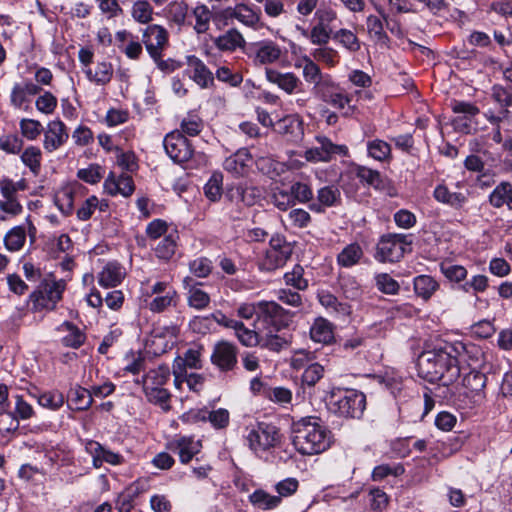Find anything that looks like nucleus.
Masks as SVG:
<instances>
[{"label":"nucleus","mask_w":512,"mask_h":512,"mask_svg":"<svg viewBox=\"0 0 512 512\" xmlns=\"http://www.w3.org/2000/svg\"><path fill=\"white\" fill-rule=\"evenodd\" d=\"M416 366L422 379L431 383L441 382L436 393H439L440 388L454 384L461 374L458 359L443 348L423 351L417 359Z\"/></svg>","instance_id":"f257e3e1"},{"label":"nucleus","mask_w":512,"mask_h":512,"mask_svg":"<svg viewBox=\"0 0 512 512\" xmlns=\"http://www.w3.org/2000/svg\"><path fill=\"white\" fill-rule=\"evenodd\" d=\"M291 441L301 455L313 456L330 448L332 433L318 418L302 417L292 423Z\"/></svg>","instance_id":"f03ea898"},{"label":"nucleus","mask_w":512,"mask_h":512,"mask_svg":"<svg viewBox=\"0 0 512 512\" xmlns=\"http://www.w3.org/2000/svg\"><path fill=\"white\" fill-rule=\"evenodd\" d=\"M163 146L168 157L185 169H197L206 166L208 157L203 152H196L191 142L179 131L166 134Z\"/></svg>","instance_id":"7ed1b4c3"},{"label":"nucleus","mask_w":512,"mask_h":512,"mask_svg":"<svg viewBox=\"0 0 512 512\" xmlns=\"http://www.w3.org/2000/svg\"><path fill=\"white\" fill-rule=\"evenodd\" d=\"M328 407L338 416L360 419L366 409V396L356 389L335 387L330 391Z\"/></svg>","instance_id":"20e7f679"},{"label":"nucleus","mask_w":512,"mask_h":512,"mask_svg":"<svg viewBox=\"0 0 512 512\" xmlns=\"http://www.w3.org/2000/svg\"><path fill=\"white\" fill-rule=\"evenodd\" d=\"M481 142L479 152L491 165L497 166L501 162L512 161V136L508 132L502 133L500 126L493 127L491 131L484 134Z\"/></svg>","instance_id":"39448f33"},{"label":"nucleus","mask_w":512,"mask_h":512,"mask_svg":"<svg viewBox=\"0 0 512 512\" xmlns=\"http://www.w3.org/2000/svg\"><path fill=\"white\" fill-rule=\"evenodd\" d=\"M65 290L66 281L64 279L56 280L51 277L42 279L37 288L29 296L32 310L34 312L54 310L57 303L62 299Z\"/></svg>","instance_id":"423d86ee"},{"label":"nucleus","mask_w":512,"mask_h":512,"mask_svg":"<svg viewBox=\"0 0 512 512\" xmlns=\"http://www.w3.org/2000/svg\"><path fill=\"white\" fill-rule=\"evenodd\" d=\"M436 396L462 413H471L482 407L486 401V393H475L455 383L446 388H440Z\"/></svg>","instance_id":"0eeeda50"},{"label":"nucleus","mask_w":512,"mask_h":512,"mask_svg":"<svg viewBox=\"0 0 512 512\" xmlns=\"http://www.w3.org/2000/svg\"><path fill=\"white\" fill-rule=\"evenodd\" d=\"M293 248L283 235L275 234L270 238L269 247L258 263L261 271H275L283 267L291 257Z\"/></svg>","instance_id":"6e6552de"},{"label":"nucleus","mask_w":512,"mask_h":512,"mask_svg":"<svg viewBox=\"0 0 512 512\" xmlns=\"http://www.w3.org/2000/svg\"><path fill=\"white\" fill-rule=\"evenodd\" d=\"M249 448L257 455L274 448L281 440L279 429L272 423L258 422L247 437Z\"/></svg>","instance_id":"1a4fd4ad"},{"label":"nucleus","mask_w":512,"mask_h":512,"mask_svg":"<svg viewBox=\"0 0 512 512\" xmlns=\"http://www.w3.org/2000/svg\"><path fill=\"white\" fill-rule=\"evenodd\" d=\"M411 244L412 240L406 234L392 233L383 235L377 244L375 257L380 262H398Z\"/></svg>","instance_id":"9d476101"},{"label":"nucleus","mask_w":512,"mask_h":512,"mask_svg":"<svg viewBox=\"0 0 512 512\" xmlns=\"http://www.w3.org/2000/svg\"><path fill=\"white\" fill-rule=\"evenodd\" d=\"M294 314L274 301L259 302V321L276 332L287 328Z\"/></svg>","instance_id":"9b49d317"},{"label":"nucleus","mask_w":512,"mask_h":512,"mask_svg":"<svg viewBox=\"0 0 512 512\" xmlns=\"http://www.w3.org/2000/svg\"><path fill=\"white\" fill-rule=\"evenodd\" d=\"M318 146L307 149L304 158L308 162H330L336 155L348 156L349 150L346 145L334 144L325 136H317Z\"/></svg>","instance_id":"f8f14e48"},{"label":"nucleus","mask_w":512,"mask_h":512,"mask_svg":"<svg viewBox=\"0 0 512 512\" xmlns=\"http://www.w3.org/2000/svg\"><path fill=\"white\" fill-rule=\"evenodd\" d=\"M237 355L238 347L222 340L214 345L210 360L221 372H230L237 366Z\"/></svg>","instance_id":"ddd939ff"},{"label":"nucleus","mask_w":512,"mask_h":512,"mask_svg":"<svg viewBox=\"0 0 512 512\" xmlns=\"http://www.w3.org/2000/svg\"><path fill=\"white\" fill-rule=\"evenodd\" d=\"M342 204L340 188L335 184L325 185L317 190L316 199L308 204L310 211L323 214L329 208H335Z\"/></svg>","instance_id":"4468645a"},{"label":"nucleus","mask_w":512,"mask_h":512,"mask_svg":"<svg viewBox=\"0 0 512 512\" xmlns=\"http://www.w3.org/2000/svg\"><path fill=\"white\" fill-rule=\"evenodd\" d=\"M186 69L184 73L201 89L214 85V76L205 63L195 55L186 56Z\"/></svg>","instance_id":"2eb2a0df"},{"label":"nucleus","mask_w":512,"mask_h":512,"mask_svg":"<svg viewBox=\"0 0 512 512\" xmlns=\"http://www.w3.org/2000/svg\"><path fill=\"white\" fill-rule=\"evenodd\" d=\"M85 451L92 457V465L94 468L99 469L103 463L111 465H120L124 462L121 454L113 452L95 440H85Z\"/></svg>","instance_id":"dca6fc26"},{"label":"nucleus","mask_w":512,"mask_h":512,"mask_svg":"<svg viewBox=\"0 0 512 512\" xmlns=\"http://www.w3.org/2000/svg\"><path fill=\"white\" fill-rule=\"evenodd\" d=\"M168 447L172 452L178 454L182 464H187L201 451L202 443L192 436H179L170 441Z\"/></svg>","instance_id":"f3484780"},{"label":"nucleus","mask_w":512,"mask_h":512,"mask_svg":"<svg viewBox=\"0 0 512 512\" xmlns=\"http://www.w3.org/2000/svg\"><path fill=\"white\" fill-rule=\"evenodd\" d=\"M69 138L66 125L61 120L50 121L44 131V149L53 152L64 145Z\"/></svg>","instance_id":"a211bd4d"},{"label":"nucleus","mask_w":512,"mask_h":512,"mask_svg":"<svg viewBox=\"0 0 512 512\" xmlns=\"http://www.w3.org/2000/svg\"><path fill=\"white\" fill-rule=\"evenodd\" d=\"M104 190L111 196L120 194L127 198L133 194L135 185L130 175L122 173L117 177L113 172H110L104 181Z\"/></svg>","instance_id":"6ab92c4d"},{"label":"nucleus","mask_w":512,"mask_h":512,"mask_svg":"<svg viewBox=\"0 0 512 512\" xmlns=\"http://www.w3.org/2000/svg\"><path fill=\"white\" fill-rule=\"evenodd\" d=\"M251 164L252 156L250 152L242 148L224 160L223 168L234 177H242L248 173Z\"/></svg>","instance_id":"aec40b11"},{"label":"nucleus","mask_w":512,"mask_h":512,"mask_svg":"<svg viewBox=\"0 0 512 512\" xmlns=\"http://www.w3.org/2000/svg\"><path fill=\"white\" fill-rule=\"evenodd\" d=\"M265 75L270 83L277 85L287 94L299 91L302 86L301 80L292 72L281 73L275 69L266 68Z\"/></svg>","instance_id":"412c9836"},{"label":"nucleus","mask_w":512,"mask_h":512,"mask_svg":"<svg viewBox=\"0 0 512 512\" xmlns=\"http://www.w3.org/2000/svg\"><path fill=\"white\" fill-rule=\"evenodd\" d=\"M200 285L193 277L186 276L183 279V287L187 290L188 306L196 310H203L210 304L208 293L198 287Z\"/></svg>","instance_id":"4be33fe9"},{"label":"nucleus","mask_w":512,"mask_h":512,"mask_svg":"<svg viewBox=\"0 0 512 512\" xmlns=\"http://www.w3.org/2000/svg\"><path fill=\"white\" fill-rule=\"evenodd\" d=\"M195 421H209L215 429H225L230 422L229 411L225 408H218L216 410L200 409L188 414Z\"/></svg>","instance_id":"5701e85b"},{"label":"nucleus","mask_w":512,"mask_h":512,"mask_svg":"<svg viewBox=\"0 0 512 512\" xmlns=\"http://www.w3.org/2000/svg\"><path fill=\"white\" fill-rule=\"evenodd\" d=\"M433 197L437 202L448 205L456 210L462 209L468 202V193L452 192L443 184L435 187Z\"/></svg>","instance_id":"b1692460"},{"label":"nucleus","mask_w":512,"mask_h":512,"mask_svg":"<svg viewBox=\"0 0 512 512\" xmlns=\"http://www.w3.org/2000/svg\"><path fill=\"white\" fill-rule=\"evenodd\" d=\"M41 90V87L32 81L15 83L10 93V104L16 109H21L30 96L39 94Z\"/></svg>","instance_id":"393cba45"},{"label":"nucleus","mask_w":512,"mask_h":512,"mask_svg":"<svg viewBox=\"0 0 512 512\" xmlns=\"http://www.w3.org/2000/svg\"><path fill=\"white\" fill-rule=\"evenodd\" d=\"M123 267L117 262L107 263L98 275V283L104 288L118 286L124 279Z\"/></svg>","instance_id":"a878e982"},{"label":"nucleus","mask_w":512,"mask_h":512,"mask_svg":"<svg viewBox=\"0 0 512 512\" xmlns=\"http://www.w3.org/2000/svg\"><path fill=\"white\" fill-rule=\"evenodd\" d=\"M212 18L213 11L205 4L198 3L190 10L189 26H192L195 32H207Z\"/></svg>","instance_id":"bb28decb"},{"label":"nucleus","mask_w":512,"mask_h":512,"mask_svg":"<svg viewBox=\"0 0 512 512\" xmlns=\"http://www.w3.org/2000/svg\"><path fill=\"white\" fill-rule=\"evenodd\" d=\"M489 203L492 207L500 209L504 206L512 211V183L500 182L489 194Z\"/></svg>","instance_id":"cd10ccee"},{"label":"nucleus","mask_w":512,"mask_h":512,"mask_svg":"<svg viewBox=\"0 0 512 512\" xmlns=\"http://www.w3.org/2000/svg\"><path fill=\"white\" fill-rule=\"evenodd\" d=\"M170 369L167 365H159L154 369H150L141 380L136 383H142L144 387L164 388V385L170 380Z\"/></svg>","instance_id":"c85d7f7f"},{"label":"nucleus","mask_w":512,"mask_h":512,"mask_svg":"<svg viewBox=\"0 0 512 512\" xmlns=\"http://www.w3.org/2000/svg\"><path fill=\"white\" fill-rule=\"evenodd\" d=\"M310 337L314 342L330 344L334 340L332 323L322 317L316 318L310 327Z\"/></svg>","instance_id":"c756f323"},{"label":"nucleus","mask_w":512,"mask_h":512,"mask_svg":"<svg viewBox=\"0 0 512 512\" xmlns=\"http://www.w3.org/2000/svg\"><path fill=\"white\" fill-rule=\"evenodd\" d=\"M180 296L177 290L171 291L169 294H162L154 296L150 299H144L147 308L152 313H162L170 307H176L178 305Z\"/></svg>","instance_id":"7c9ffc66"},{"label":"nucleus","mask_w":512,"mask_h":512,"mask_svg":"<svg viewBox=\"0 0 512 512\" xmlns=\"http://www.w3.org/2000/svg\"><path fill=\"white\" fill-rule=\"evenodd\" d=\"M142 42L155 62L162 58V51L168 46V34H143Z\"/></svg>","instance_id":"2f4dec72"},{"label":"nucleus","mask_w":512,"mask_h":512,"mask_svg":"<svg viewBox=\"0 0 512 512\" xmlns=\"http://www.w3.org/2000/svg\"><path fill=\"white\" fill-rule=\"evenodd\" d=\"M252 506L259 510H273L281 505L280 496L271 495L263 489H256L248 497Z\"/></svg>","instance_id":"473e14b6"},{"label":"nucleus","mask_w":512,"mask_h":512,"mask_svg":"<svg viewBox=\"0 0 512 512\" xmlns=\"http://www.w3.org/2000/svg\"><path fill=\"white\" fill-rule=\"evenodd\" d=\"M260 346L274 352H280L286 349L291 343V337L285 333L278 334V332L269 329L268 332L261 336Z\"/></svg>","instance_id":"72a5a7b5"},{"label":"nucleus","mask_w":512,"mask_h":512,"mask_svg":"<svg viewBox=\"0 0 512 512\" xmlns=\"http://www.w3.org/2000/svg\"><path fill=\"white\" fill-rule=\"evenodd\" d=\"M413 288L418 297L427 301L439 289V283L430 275H418L413 280Z\"/></svg>","instance_id":"f704fd0d"},{"label":"nucleus","mask_w":512,"mask_h":512,"mask_svg":"<svg viewBox=\"0 0 512 512\" xmlns=\"http://www.w3.org/2000/svg\"><path fill=\"white\" fill-rule=\"evenodd\" d=\"M363 255V249L358 243H350L337 255V264L344 268L353 267L360 262Z\"/></svg>","instance_id":"c9c22d12"},{"label":"nucleus","mask_w":512,"mask_h":512,"mask_svg":"<svg viewBox=\"0 0 512 512\" xmlns=\"http://www.w3.org/2000/svg\"><path fill=\"white\" fill-rule=\"evenodd\" d=\"M295 66L297 68H302L304 80L307 83L312 84L313 87L318 85V83L328 76L327 74H322L320 67L308 57L301 59L295 64Z\"/></svg>","instance_id":"e433bc0d"},{"label":"nucleus","mask_w":512,"mask_h":512,"mask_svg":"<svg viewBox=\"0 0 512 512\" xmlns=\"http://www.w3.org/2000/svg\"><path fill=\"white\" fill-rule=\"evenodd\" d=\"M32 396L37 400L41 407L52 411L59 410L65 402L63 393L56 389L32 394Z\"/></svg>","instance_id":"4c0bfd02"},{"label":"nucleus","mask_w":512,"mask_h":512,"mask_svg":"<svg viewBox=\"0 0 512 512\" xmlns=\"http://www.w3.org/2000/svg\"><path fill=\"white\" fill-rule=\"evenodd\" d=\"M276 132L291 136V140L299 139L302 134V123L294 116H286L274 124Z\"/></svg>","instance_id":"58836bf2"},{"label":"nucleus","mask_w":512,"mask_h":512,"mask_svg":"<svg viewBox=\"0 0 512 512\" xmlns=\"http://www.w3.org/2000/svg\"><path fill=\"white\" fill-rule=\"evenodd\" d=\"M143 392L148 402L159 406L165 412L171 409L170 400L172 395L166 388L144 387Z\"/></svg>","instance_id":"ea45409f"},{"label":"nucleus","mask_w":512,"mask_h":512,"mask_svg":"<svg viewBox=\"0 0 512 512\" xmlns=\"http://www.w3.org/2000/svg\"><path fill=\"white\" fill-rule=\"evenodd\" d=\"M231 197L246 206H252L261 198V190L254 186L239 184L231 190Z\"/></svg>","instance_id":"a19ab883"},{"label":"nucleus","mask_w":512,"mask_h":512,"mask_svg":"<svg viewBox=\"0 0 512 512\" xmlns=\"http://www.w3.org/2000/svg\"><path fill=\"white\" fill-rule=\"evenodd\" d=\"M20 159L22 163L29 168L34 176H38L41 171L42 152L37 146H28L22 152Z\"/></svg>","instance_id":"79ce46f5"},{"label":"nucleus","mask_w":512,"mask_h":512,"mask_svg":"<svg viewBox=\"0 0 512 512\" xmlns=\"http://www.w3.org/2000/svg\"><path fill=\"white\" fill-rule=\"evenodd\" d=\"M447 12L449 16L446 18V21L453 23L457 29L469 30L475 22L474 12L468 13L456 7H449Z\"/></svg>","instance_id":"37998d69"},{"label":"nucleus","mask_w":512,"mask_h":512,"mask_svg":"<svg viewBox=\"0 0 512 512\" xmlns=\"http://www.w3.org/2000/svg\"><path fill=\"white\" fill-rule=\"evenodd\" d=\"M178 239L179 236L177 231H172L166 234L155 248L156 256L163 260L171 259L176 251Z\"/></svg>","instance_id":"c03bdc74"},{"label":"nucleus","mask_w":512,"mask_h":512,"mask_svg":"<svg viewBox=\"0 0 512 512\" xmlns=\"http://www.w3.org/2000/svg\"><path fill=\"white\" fill-rule=\"evenodd\" d=\"M355 175L360 182L372 186L375 189H382L384 187V180L378 170L358 165L355 168Z\"/></svg>","instance_id":"a18cd8bd"},{"label":"nucleus","mask_w":512,"mask_h":512,"mask_svg":"<svg viewBox=\"0 0 512 512\" xmlns=\"http://www.w3.org/2000/svg\"><path fill=\"white\" fill-rule=\"evenodd\" d=\"M232 11L234 12V21L237 20L249 28L258 29L260 15L253 9L241 4L237 5L235 8H232Z\"/></svg>","instance_id":"49530a36"},{"label":"nucleus","mask_w":512,"mask_h":512,"mask_svg":"<svg viewBox=\"0 0 512 512\" xmlns=\"http://www.w3.org/2000/svg\"><path fill=\"white\" fill-rule=\"evenodd\" d=\"M233 15L234 12L232 11V8L216 11L213 12L211 22L217 30H224V32H238L237 28L234 26Z\"/></svg>","instance_id":"de8ad7c7"},{"label":"nucleus","mask_w":512,"mask_h":512,"mask_svg":"<svg viewBox=\"0 0 512 512\" xmlns=\"http://www.w3.org/2000/svg\"><path fill=\"white\" fill-rule=\"evenodd\" d=\"M204 122L196 113H188L180 123V132L185 136L194 137L201 133Z\"/></svg>","instance_id":"09e8293b"},{"label":"nucleus","mask_w":512,"mask_h":512,"mask_svg":"<svg viewBox=\"0 0 512 512\" xmlns=\"http://www.w3.org/2000/svg\"><path fill=\"white\" fill-rule=\"evenodd\" d=\"M61 327L68 331V334L62 338L64 346L77 349L84 344L86 336L76 325L66 321Z\"/></svg>","instance_id":"8fccbe9b"},{"label":"nucleus","mask_w":512,"mask_h":512,"mask_svg":"<svg viewBox=\"0 0 512 512\" xmlns=\"http://www.w3.org/2000/svg\"><path fill=\"white\" fill-rule=\"evenodd\" d=\"M367 152L373 159L383 162L391 158V146L386 141L374 139L367 142Z\"/></svg>","instance_id":"3c124183"},{"label":"nucleus","mask_w":512,"mask_h":512,"mask_svg":"<svg viewBox=\"0 0 512 512\" xmlns=\"http://www.w3.org/2000/svg\"><path fill=\"white\" fill-rule=\"evenodd\" d=\"M352 96L347 94L341 87L332 94V97L326 102L334 108L343 111L344 116L352 115L354 107L351 106Z\"/></svg>","instance_id":"603ef678"},{"label":"nucleus","mask_w":512,"mask_h":512,"mask_svg":"<svg viewBox=\"0 0 512 512\" xmlns=\"http://www.w3.org/2000/svg\"><path fill=\"white\" fill-rule=\"evenodd\" d=\"M87 78L100 85H105L108 82H110L112 75H113V67L112 64L109 62H101L98 63L95 69V72L93 73L92 70L89 68L85 71Z\"/></svg>","instance_id":"864d4df0"},{"label":"nucleus","mask_w":512,"mask_h":512,"mask_svg":"<svg viewBox=\"0 0 512 512\" xmlns=\"http://www.w3.org/2000/svg\"><path fill=\"white\" fill-rule=\"evenodd\" d=\"M70 401L76 410L84 411L91 407L93 398L89 389L77 386L70 392Z\"/></svg>","instance_id":"5fc2aeb1"},{"label":"nucleus","mask_w":512,"mask_h":512,"mask_svg":"<svg viewBox=\"0 0 512 512\" xmlns=\"http://www.w3.org/2000/svg\"><path fill=\"white\" fill-rule=\"evenodd\" d=\"M26 231L22 226L13 227L4 237L5 247L12 252L19 251L25 243Z\"/></svg>","instance_id":"6e6d98bb"},{"label":"nucleus","mask_w":512,"mask_h":512,"mask_svg":"<svg viewBox=\"0 0 512 512\" xmlns=\"http://www.w3.org/2000/svg\"><path fill=\"white\" fill-rule=\"evenodd\" d=\"M486 382L487 377L484 373L473 370L464 376L461 386L475 393H486Z\"/></svg>","instance_id":"4d7b16f0"},{"label":"nucleus","mask_w":512,"mask_h":512,"mask_svg":"<svg viewBox=\"0 0 512 512\" xmlns=\"http://www.w3.org/2000/svg\"><path fill=\"white\" fill-rule=\"evenodd\" d=\"M223 175L221 172H213L204 186L205 196L212 202L218 201L222 196Z\"/></svg>","instance_id":"13d9d810"},{"label":"nucleus","mask_w":512,"mask_h":512,"mask_svg":"<svg viewBox=\"0 0 512 512\" xmlns=\"http://www.w3.org/2000/svg\"><path fill=\"white\" fill-rule=\"evenodd\" d=\"M234 332L235 336L243 346L254 347L260 344L261 335L255 330L247 328L241 321L238 322Z\"/></svg>","instance_id":"bf43d9fd"},{"label":"nucleus","mask_w":512,"mask_h":512,"mask_svg":"<svg viewBox=\"0 0 512 512\" xmlns=\"http://www.w3.org/2000/svg\"><path fill=\"white\" fill-rule=\"evenodd\" d=\"M281 56L280 48L272 42H265L260 45L256 53V60L261 64H270L277 61Z\"/></svg>","instance_id":"052dcab7"},{"label":"nucleus","mask_w":512,"mask_h":512,"mask_svg":"<svg viewBox=\"0 0 512 512\" xmlns=\"http://www.w3.org/2000/svg\"><path fill=\"white\" fill-rule=\"evenodd\" d=\"M450 108L453 113L471 121H474L475 117L480 114V109L468 101L453 99L450 102Z\"/></svg>","instance_id":"680f3d73"},{"label":"nucleus","mask_w":512,"mask_h":512,"mask_svg":"<svg viewBox=\"0 0 512 512\" xmlns=\"http://www.w3.org/2000/svg\"><path fill=\"white\" fill-rule=\"evenodd\" d=\"M492 97L501 107L500 114H508V108L512 106V88L494 85L492 87Z\"/></svg>","instance_id":"e2e57ef3"},{"label":"nucleus","mask_w":512,"mask_h":512,"mask_svg":"<svg viewBox=\"0 0 512 512\" xmlns=\"http://www.w3.org/2000/svg\"><path fill=\"white\" fill-rule=\"evenodd\" d=\"M304 269L301 265L296 264L293 269L286 272L283 276L285 284L292 286L297 290H306L308 281L303 277Z\"/></svg>","instance_id":"0e129e2a"},{"label":"nucleus","mask_w":512,"mask_h":512,"mask_svg":"<svg viewBox=\"0 0 512 512\" xmlns=\"http://www.w3.org/2000/svg\"><path fill=\"white\" fill-rule=\"evenodd\" d=\"M215 45L221 51H234L245 43L242 34H221L214 40Z\"/></svg>","instance_id":"69168bd1"},{"label":"nucleus","mask_w":512,"mask_h":512,"mask_svg":"<svg viewBox=\"0 0 512 512\" xmlns=\"http://www.w3.org/2000/svg\"><path fill=\"white\" fill-rule=\"evenodd\" d=\"M291 194L293 195L294 203L299 202L302 204H310L314 201V194L310 185L303 182H294L290 186Z\"/></svg>","instance_id":"338daca9"},{"label":"nucleus","mask_w":512,"mask_h":512,"mask_svg":"<svg viewBox=\"0 0 512 512\" xmlns=\"http://www.w3.org/2000/svg\"><path fill=\"white\" fill-rule=\"evenodd\" d=\"M153 8L147 0H138L132 6V17L141 24L152 20Z\"/></svg>","instance_id":"774afa93"}]
</instances>
